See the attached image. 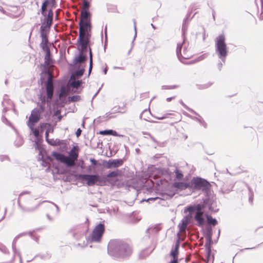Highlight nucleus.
Masks as SVG:
<instances>
[{
    "label": "nucleus",
    "instance_id": "603ef678",
    "mask_svg": "<svg viewBox=\"0 0 263 263\" xmlns=\"http://www.w3.org/2000/svg\"><path fill=\"white\" fill-rule=\"evenodd\" d=\"M160 200L161 199L159 198V197H152V198H149L147 199H143L141 201L142 202H143V201H147V202H149V201H155V200Z\"/></svg>",
    "mask_w": 263,
    "mask_h": 263
},
{
    "label": "nucleus",
    "instance_id": "ea45409f",
    "mask_svg": "<svg viewBox=\"0 0 263 263\" xmlns=\"http://www.w3.org/2000/svg\"><path fill=\"white\" fill-rule=\"evenodd\" d=\"M212 84L213 83L211 82H208L203 84L197 85V86L198 89H204L210 87L212 85Z\"/></svg>",
    "mask_w": 263,
    "mask_h": 263
},
{
    "label": "nucleus",
    "instance_id": "b1692460",
    "mask_svg": "<svg viewBox=\"0 0 263 263\" xmlns=\"http://www.w3.org/2000/svg\"><path fill=\"white\" fill-rule=\"evenodd\" d=\"M17 239V236H16L15 237V238L14 239L13 242H12V250H13V253H14V255L12 257V260H14V258H15V254H17L18 256H19L20 257V262L21 263H22V257H21V254L17 250L16 248V240Z\"/></svg>",
    "mask_w": 263,
    "mask_h": 263
},
{
    "label": "nucleus",
    "instance_id": "338daca9",
    "mask_svg": "<svg viewBox=\"0 0 263 263\" xmlns=\"http://www.w3.org/2000/svg\"><path fill=\"white\" fill-rule=\"evenodd\" d=\"M81 133H82V130H81L80 128H78V129L77 130L76 132V136H77V137H79L81 135Z\"/></svg>",
    "mask_w": 263,
    "mask_h": 263
},
{
    "label": "nucleus",
    "instance_id": "9d476101",
    "mask_svg": "<svg viewBox=\"0 0 263 263\" xmlns=\"http://www.w3.org/2000/svg\"><path fill=\"white\" fill-rule=\"evenodd\" d=\"M79 157L78 148L77 146H73L69 152L68 156H66L67 167H73L75 165V161L77 160Z\"/></svg>",
    "mask_w": 263,
    "mask_h": 263
},
{
    "label": "nucleus",
    "instance_id": "79ce46f5",
    "mask_svg": "<svg viewBox=\"0 0 263 263\" xmlns=\"http://www.w3.org/2000/svg\"><path fill=\"white\" fill-rule=\"evenodd\" d=\"M50 124L47 123H41L40 124V126L39 127V129L40 130L41 133H43L44 130L48 126H49Z\"/></svg>",
    "mask_w": 263,
    "mask_h": 263
},
{
    "label": "nucleus",
    "instance_id": "de8ad7c7",
    "mask_svg": "<svg viewBox=\"0 0 263 263\" xmlns=\"http://www.w3.org/2000/svg\"><path fill=\"white\" fill-rule=\"evenodd\" d=\"M112 132V129H107L101 130L100 132V134L102 135H111V133Z\"/></svg>",
    "mask_w": 263,
    "mask_h": 263
},
{
    "label": "nucleus",
    "instance_id": "f704fd0d",
    "mask_svg": "<svg viewBox=\"0 0 263 263\" xmlns=\"http://www.w3.org/2000/svg\"><path fill=\"white\" fill-rule=\"evenodd\" d=\"M41 66L43 67L42 73H45L47 75H49L51 73L49 72V69L50 65H46L45 64H41Z\"/></svg>",
    "mask_w": 263,
    "mask_h": 263
},
{
    "label": "nucleus",
    "instance_id": "e2e57ef3",
    "mask_svg": "<svg viewBox=\"0 0 263 263\" xmlns=\"http://www.w3.org/2000/svg\"><path fill=\"white\" fill-rule=\"evenodd\" d=\"M44 160L49 163L52 161V159L49 156L44 157Z\"/></svg>",
    "mask_w": 263,
    "mask_h": 263
},
{
    "label": "nucleus",
    "instance_id": "5701e85b",
    "mask_svg": "<svg viewBox=\"0 0 263 263\" xmlns=\"http://www.w3.org/2000/svg\"><path fill=\"white\" fill-rule=\"evenodd\" d=\"M44 51H45L46 55L45 56V62L43 64L51 65L52 63V59L50 57V49L46 47Z\"/></svg>",
    "mask_w": 263,
    "mask_h": 263
},
{
    "label": "nucleus",
    "instance_id": "680f3d73",
    "mask_svg": "<svg viewBox=\"0 0 263 263\" xmlns=\"http://www.w3.org/2000/svg\"><path fill=\"white\" fill-rule=\"evenodd\" d=\"M111 114H112V112H107L104 116H103L102 117V118H104V119L105 118V119H106V120L110 119L112 117L109 116V115Z\"/></svg>",
    "mask_w": 263,
    "mask_h": 263
},
{
    "label": "nucleus",
    "instance_id": "6ab92c4d",
    "mask_svg": "<svg viewBox=\"0 0 263 263\" xmlns=\"http://www.w3.org/2000/svg\"><path fill=\"white\" fill-rule=\"evenodd\" d=\"M52 156L57 160L64 163L67 167L66 156L64 154L57 152H52Z\"/></svg>",
    "mask_w": 263,
    "mask_h": 263
},
{
    "label": "nucleus",
    "instance_id": "864d4df0",
    "mask_svg": "<svg viewBox=\"0 0 263 263\" xmlns=\"http://www.w3.org/2000/svg\"><path fill=\"white\" fill-rule=\"evenodd\" d=\"M34 232V231H29L28 233L31 237L32 239H33L36 242H38L39 238L37 237H36V236H35L33 235V233Z\"/></svg>",
    "mask_w": 263,
    "mask_h": 263
},
{
    "label": "nucleus",
    "instance_id": "4be33fe9",
    "mask_svg": "<svg viewBox=\"0 0 263 263\" xmlns=\"http://www.w3.org/2000/svg\"><path fill=\"white\" fill-rule=\"evenodd\" d=\"M87 60V57L83 54L82 52H80L79 55L75 57L73 60V64L76 65L78 64L84 63Z\"/></svg>",
    "mask_w": 263,
    "mask_h": 263
},
{
    "label": "nucleus",
    "instance_id": "9b49d317",
    "mask_svg": "<svg viewBox=\"0 0 263 263\" xmlns=\"http://www.w3.org/2000/svg\"><path fill=\"white\" fill-rule=\"evenodd\" d=\"M41 114L37 108H34L32 111L28 121V126L30 128H32L41 119Z\"/></svg>",
    "mask_w": 263,
    "mask_h": 263
},
{
    "label": "nucleus",
    "instance_id": "a211bd4d",
    "mask_svg": "<svg viewBox=\"0 0 263 263\" xmlns=\"http://www.w3.org/2000/svg\"><path fill=\"white\" fill-rule=\"evenodd\" d=\"M173 185L175 188L181 191L187 189L191 191V181L189 182H175Z\"/></svg>",
    "mask_w": 263,
    "mask_h": 263
},
{
    "label": "nucleus",
    "instance_id": "c85d7f7f",
    "mask_svg": "<svg viewBox=\"0 0 263 263\" xmlns=\"http://www.w3.org/2000/svg\"><path fill=\"white\" fill-rule=\"evenodd\" d=\"M84 71H85V69L84 68H82L80 69H78V70H76L75 71H74L71 74L70 77H71V79L73 78H75V77H77L78 78H80L83 75Z\"/></svg>",
    "mask_w": 263,
    "mask_h": 263
},
{
    "label": "nucleus",
    "instance_id": "2eb2a0df",
    "mask_svg": "<svg viewBox=\"0 0 263 263\" xmlns=\"http://www.w3.org/2000/svg\"><path fill=\"white\" fill-rule=\"evenodd\" d=\"M123 163V161L121 159H109L108 161H104L103 166L106 168L109 169L112 167H118L121 166Z\"/></svg>",
    "mask_w": 263,
    "mask_h": 263
},
{
    "label": "nucleus",
    "instance_id": "e433bc0d",
    "mask_svg": "<svg viewBox=\"0 0 263 263\" xmlns=\"http://www.w3.org/2000/svg\"><path fill=\"white\" fill-rule=\"evenodd\" d=\"M23 143H24V140H23V138L21 137H17L14 141V145L16 147H19V146L22 145Z\"/></svg>",
    "mask_w": 263,
    "mask_h": 263
},
{
    "label": "nucleus",
    "instance_id": "423d86ee",
    "mask_svg": "<svg viewBox=\"0 0 263 263\" xmlns=\"http://www.w3.org/2000/svg\"><path fill=\"white\" fill-rule=\"evenodd\" d=\"M191 185L192 191L201 190L206 193H208L211 187L210 183L200 177H194L191 181Z\"/></svg>",
    "mask_w": 263,
    "mask_h": 263
},
{
    "label": "nucleus",
    "instance_id": "37998d69",
    "mask_svg": "<svg viewBox=\"0 0 263 263\" xmlns=\"http://www.w3.org/2000/svg\"><path fill=\"white\" fill-rule=\"evenodd\" d=\"M83 8L82 10H88L90 8V3L88 1H83Z\"/></svg>",
    "mask_w": 263,
    "mask_h": 263
},
{
    "label": "nucleus",
    "instance_id": "a19ab883",
    "mask_svg": "<svg viewBox=\"0 0 263 263\" xmlns=\"http://www.w3.org/2000/svg\"><path fill=\"white\" fill-rule=\"evenodd\" d=\"M81 100V97L78 95H74L68 97V100L70 102H77Z\"/></svg>",
    "mask_w": 263,
    "mask_h": 263
},
{
    "label": "nucleus",
    "instance_id": "aec40b11",
    "mask_svg": "<svg viewBox=\"0 0 263 263\" xmlns=\"http://www.w3.org/2000/svg\"><path fill=\"white\" fill-rule=\"evenodd\" d=\"M205 238L206 242L205 244L211 245L212 242V229L211 226H208L205 228Z\"/></svg>",
    "mask_w": 263,
    "mask_h": 263
},
{
    "label": "nucleus",
    "instance_id": "5fc2aeb1",
    "mask_svg": "<svg viewBox=\"0 0 263 263\" xmlns=\"http://www.w3.org/2000/svg\"><path fill=\"white\" fill-rule=\"evenodd\" d=\"M67 95V93L65 90V88L64 87H62L61 88V92L60 93L59 97L61 98L62 97H66Z\"/></svg>",
    "mask_w": 263,
    "mask_h": 263
},
{
    "label": "nucleus",
    "instance_id": "cd10ccee",
    "mask_svg": "<svg viewBox=\"0 0 263 263\" xmlns=\"http://www.w3.org/2000/svg\"><path fill=\"white\" fill-rule=\"evenodd\" d=\"M151 112L149 110L147 109L144 110L142 112L140 115V118L141 119L143 118V119L145 121H149V116H151Z\"/></svg>",
    "mask_w": 263,
    "mask_h": 263
},
{
    "label": "nucleus",
    "instance_id": "f257e3e1",
    "mask_svg": "<svg viewBox=\"0 0 263 263\" xmlns=\"http://www.w3.org/2000/svg\"><path fill=\"white\" fill-rule=\"evenodd\" d=\"M107 253L115 259H125L132 255L133 248L129 244L123 240L112 239L108 243Z\"/></svg>",
    "mask_w": 263,
    "mask_h": 263
},
{
    "label": "nucleus",
    "instance_id": "6e6552de",
    "mask_svg": "<svg viewBox=\"0 0 263 263\" xmlns=\"http://www.w3.org/2000/svg\"><path fill=\"white\" fill-rule=\"evenodd\" d=\"M105 231L103 223H100L93 229L91 234V241L98 242L100 241Z\"/></svg>",
    "mask_w": 263,
    "mask_h": 263
},
{
    "label": "nucleus",
    "instance_id": "49530a36",
    "mask_svg": "<svg viewBox=\"0 0 263 263\" xmlns=\"http://www.w3.org/2000/svg\"><path fill=\"white\" fill-rule=\"evenodd\" d=\"M118 175H119V173L117 171H112V172H109L107 175V177L114 178V177H117L118 176Z\"/></svg>",
    "mask_w": 263,
    "mask_h": 263
},
{
    "label": "nucleus",
    "instance_id": "052dcab7",
    "mask_svg": "<svg viewBox=\"0 0 263 263\" xmlns=\"http://www.w3.org/2000/svg\"><path fill=\"white\" fill-rule=\"evenodd\" d=\"M224 64H225V63H223L221 60L218 63L217 67L219 71L221 70L222 67Z\"/></svg>",
    "mask_w": 263,
    "mask_h": 263
},
{
    "label": "nucleus",
    "instance_id": "6e6d98bb",
    "mask_svg": "<svg viewBox=\"0 0 263 263\" xmlns=\"http://www.w3.org/2000/svg\"><path fill=\"white\" fill-rule=\"evenodd\" d=\"M47 10V6H43L42 5L41 7V13L44 16H46V11Z\"/></svg>",
    "mask_w": 263,
    "mask_h": 263
},
{
    "label": "nucleus",
    "instance_id": "c9c22d12",
    "mask_svg": "<svg viewBox=\"0 0 263 263\" xmlns=\"http://www.w3.org/2000/svg\"><path fill=\"white\" fill-rule=\"evenodd\" d=\"M53 20L51 18H49L47 16H45L44 22L42 23H45L46 26L48 27H51L52 24Z\"/></svg>",
    "mask_w": 263,
    "mask_h": 263
},
{
    "label": "nucleus",
    "instance_id": "7ed1b4c3",
    "mask_svg": "<svg viewBox=\"0 0 263 263\" xmlns=\"http://www.w3.org/2000/svg\"><path fill=\"white\" fill-rule=\"evenodd\" d=\"M187 17L185 18L183 22L182 27V33L183 37V41L181 43H178L176 48V54L177 56L181 62L182 59H188L191 57V54L188 53L187 47L185 45V34L187 32L188 23H187Z\"/></svg>",
    "mask_w": 263,
    "mask_h": 263
},
{
    "label": "nucleus",
    "instance_id": "8fccbe9b",
    "mask_svg": "<svg viewBox=\"0 0 263 263\" xmlns=\"http://www.w3.org/2000/svg\"><path fill=\"white\" fill-rule=\"evenodd\" d=\"M30 129L32 130V132H33V135H34L35 137H38V136H39V134H40V132H40V130L39 129V128H34L33 127V126H32V128H30Z\"/></svg>",
    "mask_w": 263,
    "mask_h": 263
},
{
    "label": "nucleus",
    "instance_id": "09e8293b",
    "mask_svg": "<svg viewBox=\"0 0 263 263\" xmlns=\"http://www.w3.org/2000/svg\"><path fill=\"white\" fill-rule=\"evenodd\" d=\"M34 146L35 148L39 151V153H40V151H41L42 154H43V149L42 148L41 145L39 143L38 141H36L35 142Z\"/></svg>",
    "mask_w": 263,
    "mask_h": 263
},
{
    "label": "nucleus",
    "instance_id": "c756f323",
    "mask_svg": "<svg viewBox=\"0 0 263 263\" xmlns=\"http://www.w3.org/2000/svg\"><path fill=\"white\" fill-rule=\"evenodd\" d=\"M207 222L209 226H215L217 224V221L215 218H213L211 216L205 214Z\"/></svg>",
    "mask_w": 263,
    "mask_h": 263
},
{
    "label": "nucleus",
    "instance_id": "393cba45",
    "mask_svg": "<svg viewBox=\"0 0 263 263\" xmlns=\"http://www.w3.org/2000/svg\"><path fill=\"white\" fill-rule=\"evenodd\" d=\"M17 239V236H16L15 237V238L14 239L13 242H12V250H13V253H14V255L12 257V260H14V258H15V254H17L18 256H19L20 257V262L21 263H22V257H21V254L17 250L16 248V240Z\"/></svg>",
    "mask_w": 263,
    "mask_h": 263
},
{
    "label": "nucleus",
    "instance_id": "a878e982",
    "mask_svg": "<svg viewBox=\"0 0 263 263\" xmlns=\"http://www.w3.org/2000/svg\"><path fill=\"white\" fill-rule=\"evenodd\" d=\"M69 82L70 86L72 88L78 89L81 85L82 83V81L76 80L74 78L71 79V77H70Z\"/></svg>",
    "mask_w": 263,
    "mask_h": 263
},
{
    "label": "nucleus",
    "instance_id": "4d7b16f0",
    "mask_svg": "<svg viewBox=\"0 0 263 263\" xmlns=\"http://www.w3.org/2000/svg\"><path fill=\"white\" fill-rule=\"evenodd\" d=\"M46 16L48 17L49 18H51L53 20V12L52 9H50L48 10V14H46Z\"/></svg>",
    "mask_w": 263,
    "mask_h": 263
},
{
    "label": "nucleus",
    "instance_id": "58836bf2",
    "mask_svg": "<svg viewBox=\"0 0 263 263\" xmlns=\"http://www.w3.org/2000/svg\"><path fill=\"white\" fill-rule=\"evenodd\" d=\"M48 38L43 40L42 42L40 44L41 48L43 50H44V49H45L46 47L47 48H49V47L48 46Z\"/></svg>",
    "mask_w": 263,
    "mask_h": 263
},
{
    "label": "nucleus",
    "instance_id": "72a5a7b5",
    "mask_svg": "<svg viewBox=\"0 0 263 263\" xmlns=\"http://www.w3.org/2000/svg\"><path fill=\"white\" fill-rule=\"evenodd\" d=\"M190 117L192 119H193V120H195L198 121L204 128L206 127V125H207L206 123L200 116L199 117V118L192 117L191 116H190Z\"/></svg>",
    "mask_w": 263,
    "mask_h": 263
},
{
    "label": "nucleus",
    "instance_id": "13d9d810",
    "mask_svg": "<svg viewBox=\"0 0 263 263\" xmlns=\"http://www.w3.org/2000/svg\"><path fill=\"white\" fill-rule=\"evenodd\" d=\"M133 23H134V29H135V35L134 37V40H135L136 36H137V30H136V21L135 19L133 20Z\"/></svg>",
    "mask_w": 263,
    "mask_h": 263
},
{
    "label": "nucleus",
    "instance_id": "bb28decb",
    "mask_svg": "<svg viewBox=\"0 0 263 263\" xmlns=\"http://www.w3.org/2000/svg\"><path fill=\"white\" fill-rule=\"evenodd\" d=\"M204 246L206 250V260L208 261H210V260H212V262H213L214 261V256H211V245L205 244Z\"/></svg>",
    "mask_w": 263,
    "mask_h": 263
},
{
    "label": "nucleus",
    "instance_id": "0e129e2a",
    "mask_svg": "<svg viewBox=\"0 0 263 263\" xmlns=\"http://www.w3.org/2000/svg\"><path fill=\"white\" fill-rule=\"evenodd\" d=\"M41 32V37L42 40L45 39L47 38V35L46 32H44H44Z\"/></svg>",
    "mask_w": 263,
    "mask_h": 263
},
{
    "label": "nucleus",
    "instance_id": "c03bdc74",
    "mask_svg": "<svg viewBox=\"0 0 263 263\" xmlns=\"http://www.w3.org/2000/svg\"><path fill=\"white\" fill-rule=\"evenodd\" d=\"M50 27H48L46 26L45 23H42V25L40 27V32H47L49 31Z\"/></svg>",
    "mask_w": 263,
    "mask_h": 263
},
{
    "label": "nucleus",
    "instance_id": "4468645a",
    "mask_svg": "<svg viewBox=\"0 0 263 263\" xmlns=\"http://www.w3.org/2000/svg\"><path fill=\"white\" fill-rule=\"evenodd\" d=\"M91 25L89 23H87L85 26H82V30H80L79 27V35L82 33V40L84 41L89 43L91 37Z\"/></svg>",
    "mask_w": 263,
    "mask_h": 263
},
{
    "label": "nucleus",
    "instance_id": "412c9836",
    "mask_svg": "<svg viewBox=\"0 0 263 263\" xmlns=\"http://www.w3.org/2000/svg\"><path fill=\"white\" fill-rule=\"evenodd\" d=\"M81 34L82 33H80V35H79L77 42L81 47L80 52L83 53V52L87 51V46L89 43L83 41Z\"/></svg>",
    "mask_w": 263,
    "mask_h": 263
},
{
    "label": "nucleus",
    "instance_id": "bf43d9fd",
    "mask_svg": "<svg viewBox=\"0 0 263 263\" xmlns=\"http://www.w3.org/2000/svg\"><path fill=\"white\" fill-rule=\"evenodd\" d=\"M0 160L1 161H4L5 160H9V158L7 155H1Z\"/></svg>",
    "mask_w": 263,
    "mask_h": 263
},
{
    "label": "nucleus",
    "instance_id": "f03ea898",
    "mask_svg": "<svg viewBox=\"0 0 263 263\" xmlns=\"http://www.w3.org/2000/svg\"><path fill=\"white\" fill-rule=\"evenodd\" d=\"M212 212H216L218 209L214 208V203L209 198L206 197L203 199L202 201L199 203L194 205H190L185 208L184 212L195 213L194 219L197 221V226L199 227H202L205 223V220L203 217V213L206 212V210Z\"/></svg>",
    "mask_w": 263,
    "mask_h": 263
},
{
    "label": "nucleus",
    "instance_id": "ddd939ff",
    "mask_svg": "<svg viewBox=\"0 0 263 263\" xmlns=\"http://www.w3.org/2000/svg\"><path fill=\"white\" fill-rule=\"evenodd\" d=\"M91 14L90 12L87 10H82L81 12V19L79 23L80 30H82V26H85L86 24L89 23L91 24L90 19Z\"/></svg>",
    "mask_w": 263,
    "mask_h": 263
},
{
    "label": "nucleus",
    "instance_id": "7c9ffc66",
    "mask_svg": "<svg viewBox=\"0 0 263 263\" xmlns=\"http://www.w3.org/2000/svg\"><path fill=\"white\" fill-rule=\"evenodd\" d=\"M188 223H189V221L187 220H185V219L182 220L181 223H179L178 225L180 231L181 232H182L186 230Z\"/></svg>",
    "mask_w": 263,
    "mask_h": 263
},
{
    "label": "nucleus",
    "instance_id": "1a4fd4ad",
    "mask_svg": "<svg viewBox=\"0 0 263 263\" xmlns=\"http://www.w3.org/2000/svg\"><path fill=\"white\" fill-rule=\"evenodd\" d=\"M53 98V96H51L50 98L48 96H46L45 92L43 91V88L40 90V93L39 95V99L41 101L39 105V110L40 113H43L45 110V104H50L51 100Z\"/></svg>",
    "mask_w": 263,
    "mask_h": 263
},
{
    "label": "nucleus",
    "instance_id": "69168bd1",
    "mask_svg": "<svg viewBox=\"0 0 263 263\" xmlns=\"http://www.w3.org/2000/svg\"><path fill=\"white\" fill-rule=\"evenodd\" d=\"M186 109L187 110L189 111L198 116V117H200L199 114H198L196 111H195L193 109L190 108V107H187Z\"/></svg>",
    "mask_w": 263,
    "mask_h": 263
},
{
    "label": "nucleus",
    "instance_id": "a18cd8bd",
    "mask_svg": "<svg viewBox=\"0 0 263 263\" xmlns=\"http://www.w3.org/2000/svg\"><path fill=\"white\" fill-rule=\"evenodd\" d=\"M178 250L176 249H172L171 252V255L173 258H178Z\"/></svg>",
    "mask_w": 263,
    "mask_h": 263
},
{
    "label": "nucleus",
    "instance_id": "4c0bfd02",
    "mask_svg": "<svg viewBox=\"0 0 263 263\" xmlns=\"http://www.w3.org/2000/svg\"><path fill=\"white\" fill-rule=\"evenodd\" d=\"M174 173H175V175H176V178L177 179L181 180L182 179V178L183 177V175L181 171L178 170V168H176L175 170Z\"/></svg>",
    "mask_w": 263,
    "mask_h": 263
},
{
    "label": "nucleus",
    "instance_id": "2f4dec72",
    "mask_svg": "<svg viewBox=\"0 0 263 263\" xmlns=\"http://www.w3.org/2000/svg\"><path fill=\"white\" fill-rule=\"evenodd\" d=\"M38 160L42 161V165L44 167L48 166V165L50 164L49 163L47 162L46 161L44 160V155L43 154H42L41 151H40V153H39L38 155Z\"/></svg>",
    "mask_w": 263,
    "mask_h": 263
},
{
    "label": "nucleus",
    "instance_id": "0eeeda50",
    "mask_svg": "<svg viewBox=\"0 0 263 263\" xmlns=\"http://www.w3.org/2000/svg\"><path fill=\"white\" fill-rule=\"evenodd\" d=\"M78 178L82 181H86V184L88 186H93L97 182H101L102 180L98 174H79Z\"/></svg>",
    "mask_w": 263,
    "mask_h": 263
},
{
    "label": "nucleus",
    "instance_id": "f3484780",
    "mask_svg": "<svg viewBox=\"0 0 263 263\" xmlns=\"http://www.w3.org/2000/svg\"><path fill=\"white\" fill-rule=\"evenodd\" d=\"M71 233L75 239L79 240L85 235V230L84 227L79 226L72 229Z\"/></svg>",
    "mask_w": 263,
    "mask_h": 263
},
{
    "label": "nucleus",
    "instance_id": "f8f14e48",
    "mask_svg": "<svg viewBox=\"0 0 263 263\" xmlns=\"http://www.w3.org/2000/svg\"><path fill=\"white\" fill-rule=\"evenodd\" d=\"M45 89L43 87H42V89L43 88V91L45 92L46 96H48L49 98L51 96H53L54 87L51 74L48 75L47 80L45 82Z\"/></svg>",
    "mask_w": 263,
    "mask_h": 263
},
{
    "label": "nucleus",
    "instance_id": "20e7f679",
    "mask_svg": "<svg viewBox=\"0 0 263 263\" xmlns=\"http://www.w3.org/2000/svg\"><path fill=\"white\" fill-rule=\"evenodd\" d=\"M228 52L224 35L223 34L218 35L215 39V52L218 58L221 60L223 63H226V60L228 54Z\"/></svg>",
    "mask_w": 263,
    "mask_h": 263
},
{
    "label": "nucleus",
    "instance_id": "39448f33",
    "mask_svg": "<svg viewBox=\"0 0 263 263\" xmlns=\"http://www.w3.org/2000/svg\"><path fill=\"white\" fill-rule=\"evenodd\" d=\"M24 194V193H22L18 198L17 203L20 208L22 209V210L24 212H31L34 211L41 204L44 202H47L48 205L47 208L51 210V213L53 215V217L56 216L59 212V206L55 204V203L49 202L48 201H43L42 202H39L33 208H29V207H25L21 204L20 203V199L21 197Z\"/></svg>",
    "mask_w": 263,
    "mask_h": 263
},
{
    "label": "nucleus",
    "instance_id": "3c124183",
    "mask_svg": "<svg viewBox=\"0 0 263 263\" xmlns=\"http://www.w3.org/2000/svg\"><path fill=\"white\" fill-rule=\"evenodd\" d=\"M0 250L5 254L9 253V251L8 249L6 247V246L1 245L0 246Z\"/></svg>",
    "mask_w": 263,
    "mask_h": 263
},
{
    "label": "nucleus",
    "instance_id": "473e14b6",
    "mask_svg": "<svg viewBox=\"0 0 263 263\" xmlns=\"http://www.w3.org/2000/svg\"><path fill=\"white\" fill-rule=\"evenodd\" d=\"M63 141L56 139L54 140L53 139H49V142H48L50 145L53 146L60 145L62 144Z\"/></svg>",
    "mask_w": 263,
    "mask_h": 263
},
{
    "label": "nucleus",
    "instance_id": "774afa93",
    "mask_svg": "<svg viewBox=\"0 0 263 263\" xmlns=\"http://www.w3.org/2000/svg\"><path fill=\"white\" fill-rule=\"evenodd\" d=\"M90 161L91 162V164L93 165H97L98 164L97 161L93 158H91Z\"/></svg>",
    "mask_w": 263,
    "mask_h": 263
},
{
    "label": "nucleus",
    "instance_id": "dca6fc26",
    "mask_svg": "<svg viewBox=\"0 0 263 263\" xmlns=\"http://www.w3.org/2000/svg\"><path fill=\"white\" fill-rule=\"evenodd\" d=\"M160 230V228L158 226H153L148 228L146 231V235L144 237V239H148L149 242H151L154 237L157 235Z\"/></svg>",
    "mask_w": 263,
    "mask_h": 263
}]
</instances>
